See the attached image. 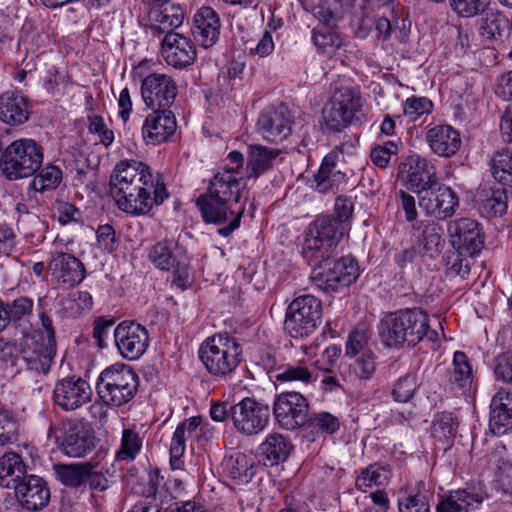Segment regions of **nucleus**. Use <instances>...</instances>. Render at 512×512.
I'll use <instances>...</instances> for the list:
<instances>
[{
  "instance_id": "53",
  "label": "nucleus",
  "mask_w": 512,
  "mask_h": 512,
  "mask_svg": "<svg viewBox=\"0 0 512 512\" xmlns=\"http://www.w3.org/2000/svg\"><path fill=\"white\" fill-rule=\"evenodd\" d=\"M376 370L375 357L372 352H364L349 365L348 376L350 380H368Z\"/></svg>"
},
{
  "instance_id": "1",
  "label": "nucleus",
  "mask_w": 512,
  "mask_h": 512,
  "mask_svg": "<svg viewBox=\"0 0 512 512\" xmlns=\"http://www.w3.org/2000/svg\"><path fill=\"white\" fill-rule=\"evenodd\" d=\"M242 187L238 172L231 168L218 172L210 180L205 193L196 200L203 220L209 224H227L217 230L228 237L239 228L245 206L240 204Z\"/></svg>"
},
{
  "instance_id": "55",
  "label": "nucleus",
  "mask_w": 512,
  "mask_h": 512,
  "mask_svg": "<svg viewBox=\"0 0 512 512\" xmlns=\"http://www.w3.org/2000/svg\"><path fill=\"white\" fill-rule=\"evenodd\" d=\"M334 27H317L312 31V40L315 46L323 53L330 52L341 47L342 40L333 31Z\"/></svg>"
},
{
  "instance_id": "35",
  "label": "nucleus",
  "mask_w": 512,
  "mask_h": 512,
  "mask_svg": "<svg viewBox=\"0 0 512 512\" xmlns=\"http://www.w3.org/2000/svg\"><path fill=\"white\" fill-rule=\"evenodd\" d=\"M475 202L479 212L488 218L502 216L508 208L507 193L503 187L481 189L476 195Z\"/></svg>"
},
{
  "instance_id": "63",
  "label": "nucleus",
  "mask_w": 512,
  "mask_h": 512,
  "mask_svg": "<svg viewBox=\"0 0 512 512\" xmlns=\"http://www.w3.org/2000/svg\"><path fill=\"white\" fill-rule=\"evenodd\" d=\"M17 440V423L3 410H0V445L13 443Z\"/></svg>"
},
{
  "instance_id": "3",
  "label": "nucleus",
  "mask_w": 512,
  "mask_h": 512,
  "mask_svg": "<svg viewBox=\"0 0 512 512\" xmlns=\"http://www.w3.org/2000/svg\"><path fill=\"white\" fill-rule=\"evenodd\" d=\"M43 147L34 139L12 141L0 154V171L9 181L33 176L42 166Z\"/></svg>"
},
{
  "instance_id": "32",
  "label": "nucleus",
  "mask_w": 512,
  "mask_h": 512,
  "mask_svg": "<svg viewBox=\"0 0 512 512\" xmlns=\"http://www.w3.org/2000/svg\"><path fill=\"white\" fill-rule=\"evenodd\" d=\"M338 154L335 152L327 154L313 176L311 187L319 193L334 191L339 185L346 182L345 173L337 169Z\"/></svg>"
},
{
  "instance_id": "54",
  "label": "nucleus",
  "mask_w": 512,
  "mask_h": 512,
  "mask_svg": "<svg viewBox=\"0 0 512 512\" xmlns=\"http://www.w3.org/2000/svg\"><path fill=\"white\" fill-rule=\"evenodd\" d=\"M399 512H429L430 505L426 494L411 490L398 498Z\"/></svg>"
},
{
  "instance_id": "24",
  "label": "nucleus",
  "mask_w": 512,
  "mask_h": 512,
  "mask_svg": "<svg viewBox=\"0 0 512 512\" xmlns=\"http://www.w3.org/2000/svg\"><path fill=\"white\" fill-rule=\"evenodd\" d=\"M256 131L265 141H283L292 132V120L288 110L284 107L265 110L257 120Z\"/></svg>"
},
{
  "instance_id": "26",
  "label": "nucleus",
  "mask_w": 512,
  "mask_h": 512,
  "mask_svg": "<svg viewBox=\"0 0 512 512\" xmlns=\"http://www.w3.org/2000/svg\"><path fill=\"white\" fill-rule=\"evenodd\" d=\"M161 52L168 65L184 68L194 63L196 48L188 37L179 33H169L161 40Z\"/></svg>"
},
{
  "instance_id": "38",
  "label": "nucleus",
  "mask_w": 512,
  "mask_h": 512,
  "mask_svg": "<svg viewBox=\"0 0 512 512\" xmlns=\"http://www.w3.org/2000/svg\"><path fill=\"white\" fill-rule=\"evenodd\" d=\"M200 425L199 417H191L180 423L172 436L170 445V465L172 469H181L182 456L186 450V440L192 436Z\"/></svg>"
},
{
  "instance_id": "31",
  "label": "nucleus",
  "mask_w": 512,
  "mask_h": 512,
  "mask_svg": "<svg viewBox=\"0 0 512 512\" xmlns=\"http://www.w3.org/2000/svg\"><path fill=\"white\" fill-rule=\"evenodd\" d=\"M489 429L501 436L512 429V392L500 390L490 404Z\"/></svg>"
},
{
  "instance_id": "8",
  "label": "nucleus",
  "mask_w": 512,
  "mask_h": 512,
  "mask_svg": "<svg viewBox=\"0 0 512 512\" xmlns=\"http://www.w3.org/2000/svg\"><path fill=\"white\" fill-rule=\"evenodd\" d=\"M322 318V303L313 295L306 294L295 298L287 307L284 330L295 339L312 335Z\"/></svg>"
},
{
  "instance_id": "61",
  "label": "nucleus",
  "mask_w": 512,
  "mask_h": 512,
  "mask_svg": "<svg viewBox=\"0 0 512 512\" xmlns=\"http://www.w3.org/2000/svg\"><path fill=\"white\" fill-rule=\"evenodd\" d=\"M141 448V440L137 433L125 429L122 435L121 450L118 458L121 460H133Z\"/></svg>"
},
{
  "instance_id": "34",
  "label": "nucleus",
  "mask_w": 512,
  "mask_h": 512,
  "mask_svg": "<svg viewBox=\"0 0 512 512\" xmlns=\"http://www.w3.org/2000/svg\"><path fill=\"white\" fill-rule=\"evenodd\" d=\"M280 154L281 150L277 148H271L261 144L249 145L246 163L247 178L257 179L260 175L271 170Z\"/></svg>"
},
{
  "instance_id": "46",
  "label": "nucleus",
  "mask_w": 512,
  "mask_h": 512,
  "mask_svg": "<svg viewBox=\"0 0 512 512\" xmlns=\"http://www.w3.org/2000/svg\"><path fill=\"white\" fill-rule=\"evenodd\" d=\"M474 257L455 248L445 252L443 263L446 275L449 277L459 276L465 278L470 273L471 260Z\"/></svg>"
},
{
  "instance_id": "42",
  "label": "nucleus",
  "mask_w": 512,
  "mask_h": 512,
  "mask_svg": "<svg viewBox=\"0 0 512 512\" xmlns=\"http://www.w3.org/2000/svg\"><path fill=\"white\" fill-rule=\"evenodd\" d=\"M478 20L480 35L489 41L501 39L503 33L510 27L508 18L497 10L485 9Z\"/></svg>"
},
{
  "instance_id": "41",
  "label": "nucleus",
  "mask_w": 512,
  "mask_h": 512,
  "mask_svg": "<svg viewBox=\"0 0 512 512\" xmlns=\"http://www.w3.org/2000/svg\"><path fill=\"white\" fill-rule=\"evenodd\" d=\"M414 229L417 242L423 247L424 254L433 258L440 253L444 241L442 239V229L437 224L420 221Z\"/></svg>"
},
{
  "instance_id": "27",
  "label": "nucleus",
  "mask_w": 512,
  "mask_h": 512,
  "mask_svg": "<svg viewBox=\"0 0 512 512\" xmlns=\"http://www.w3.org/2000/svg\"><path fill=\"white\" fill-rule=\"evenodd\" d=\"M142 126V136L148 144H160L172 136L177 128L176 118L171 110L151 109Z\"/></svg>"
},
{
  "instance_id": "45",
  "label": "nucleus",
  "mask_w": 512,
  "mask_h": 512,
  "mask_svg": "<svg viewBox=\"0 0 512 512\" xmlns=\"http://www.w3.org/2000/svg\"><path fill=\"white\" fill-rule=\"evenodd\" d=\"M33 176L29 187L39 193L55 190L62 181L61 169L51 164L40 168Z\"/></svg>"
},
{
  "instance_id": "37",
  "label": "nucleus",
  "mask_w": 512,
  "mask_h": 512,
  "mask_svg": "<svg viewBox=\"0 0 512 512\" xmlns=\"http://www.w3.org/2000/svg\"><path fill=\"white\" fill-rule=\"evenodd\" d=\"M260 456L265 466H274L286 461L292 450L293 445L286 437L279 433H272L267 436L260 445Z\"/></svg>"
},
{
  "instance_id": "36",
  "label": "nucleus",
  "mask_w": 512,
  "mask_h": 512,
  "mask_svg": "<svg viewBox=\"0 0 512 512\" xmlns=\"http://www.w3.org/2000/svg\"><path fill=\"white\" fill-rule=\"evenodd\" d=\"M484 501L480 493L459 489L440 501L437 505V512H473L479 509Z\"/></svg>"
},
{
  "instance_id": "4",
  "label": "nucleus",
  "mask_w": 512,
  "mask_h": 512,
  "mask_svg": "<svg viewBox=\"0 0 512 512\" xmlns=\"http://www.w3.org/2000/svg\"><path fill=\"white\" fill-rule=\"evenodd\" d=\"M345 233V227L333 216L318 217L310 225L303 257L311 267H322L334 254Z\"/></svg>"
},
{
  "instance_id": "50",
  "label": "nucleus",
  "mask_w": 512,
  "mask_h": 512,
  "mask_svg": "<svg viewBox=\"0 0 512 512\" xmlns=\"http://www.w3.org/2000/svg\"><path fill=\"white\" fill-rule=\"evenodd\" d=\"M491 172L499 183L512 186V150L495 154L491 160Z\"/></svg>"
},
{
  "instance_id": "9",
  "label": "nucleus",
  "mask_w": 512,
  "mask_h": 512,
  "mask_svg": "<svg viewBox=\"0 0 512 512\" xmlns=\"http://www.w3.org/2000/svg\"><path fill=\"white\" fill-rule=\"evenodd\" d=\"M48 437L54 438L61 450L70 457H84L95 448L93 433L76 420L63 421L57 429L50 427Z\"/></svg>"
},
{
  "instance_id": "30",
  "label": "nucleus",
  "mask_w": 512,
  "mask_h": 512,
  "mask_svg": "<svg viewBox=\"0 0 512 512\" xmlns=\"http://www.w3.org/2000/svg\"><path fill=\"white\" fill-rule=\"evenodd\" d=\"M30 116L26 96L19 91H6L0 95V121L16 126L25 123Z\"/></svg>"
},
{
  "instance_id": "43",
  "label": "nucleus",
  "mask_w": 512,
  "mask_h": 512,
  "mask_svg": "<svg viewBox=\"0 0 512 512\" xmlns=\"http://www.w3.org/2000/svg\"><path fill=\"white\" fill-rule=\"evenodd\" d=\"M391 478L389 466L373 463L361 470L355 481L358 490L366 492L373 486H385Z\"/></svg>"
},
{
  "instance_id": "16",
  "label": "nucleus",
  "mask_w": 512,
  "mask_h": 512,
  "mask_svg": "<svg viewBox=\"0 0 512 512\" xmlns=\"http://www.w3.org/2000/svg\"><path fill=\"white\" fill-rule=\"evenodd\" d=\"M120 355L129 361L139 359L149 346L147 329L135 321H122L113 332Z\"/></svg>"
},
{
  "instance_id": "57",
  "label": "nucleus",
  "mask_w": 512,
  "mask_h": 512,
  "mask_svg": "<svg viewBox=\"0 0 512 512\" xmlns=\"http://www.w3.org/2000/svg\"><path fill=\"white\" fill-rule=\"evenodd\" d=\"M370 339L369 330L361 325L357 326L349 335L346 343V354L349 356H356L359 353L371 352L368 348Z\"/></svg>"
},
{
  "instance_id": "18",
  "label": "nucleus",
  "mask_w": 512,
  "mask_h": 512,
  "mask_svg": "<svg viewBox=\"0 0 512 512\" xmlns=\"http://www.w3.org/2000/svg\"><path fill=\"white\" fill-rule=\"evenodd\" d=\"M47 269L52 282L64 289L74 288L86 276L84 264L74 255L66 252L53 253Z\"/></svg>"
},
{
  "instance_id": "6",
  "label": "nucleus",
  "mask_w": 512,
  "mask_h": 512,
  "mask_svg": "<svg viewBox=\"0 0 512 512\" xmlns=\"http://www.w3.org/2000/svg\"><path fill=\"white\" fill-rule=\"evenodd\" d=\"M96 390L104 404L120 407L134 398L138 390V376L130 366L116 363L100 373Z\"/></svg>"
},
{
  "instance_id": "22",
  "label": "nucleus",
  "mask_w": 512,
  "mask_h": 512,
  "mask_svg": "<svg viewBox=\"0 0 512 512\" xmlns=\"http://www.w3.org/2000/svg\"><path fill=\"white\" fill-rule=\"evenodd\" d=\"M92 390L87 381L75 376L58 381L53 400L64 411H74L91 400Z\"/></svg>"
},
{
  "instance_id": "62",
  "label": "nucleus",
  "mask_w": 512,
  "mask_h": 512,
  "mask_svg": "<svg viewBox=\"0 0 512 512\" xmlns=\"http://www.w3.org/2000/svg\"><path fill=\"white\" fill-rule=\"evenodd\" d=\"M398 151L397 143L388 141L384 145L375 146L370 153L372 162L379 168H386Z\"/></svg>"
},
{
  "instance_id": "59",
  "label": "nucleus",
  "mask_w": 512,
  "mask_h": 512,
  "mask_svg": "<svg viewBox=\"0 0 512 512\" xmlns=\"http://www.w3.org/2000/svg\"><path fill=\"white\" fill-rule=\"evenodd\" d=\"M417 388V379L414 374H406L400 377L394 385L392 396L395 401L408 402Z\"/></svg>"
},
{
  "instance_id": "44",
  "label": "nucleus",
  "mask_w": 512,
  "mask_h": 512,
  "mask_svg": "<svg viewBox=\"0 0 512 512\" xmlns=\"http://www.w3.org/2000/svg\"><path fill=\"white\" fill-rule=\"evenodd\" d=\"M450 384L456 385L463 391L470 390L473 382L471 364L464 352L456 351L453 357V370L448 374Z\"/></svg>"
},
{
  "instance_id": "21",
  "label": "nucleus",
  "mask_w": 512,
  "mask_h": 512,
  "mask_svg": "<svg viewBox=\"0 0 512 512\" xmlns=\"http://www.w3.org/2000/svg\"><path fill=\"white\" fill-rule=\"evenodd\" d=\"M154 178L150 168L139 161L124 160L119 162L110 176V192L115 200L127 193L132 187Z\"/></svg>"
},
{
  "instance_id": "40",
  "label": "nucleus",
  "mask_w": 512,
  "mask_h": 512,
  "mask_svg": "<svg viewBox=\"0 0 512 512\" xmlns=\"http://www.w3.org/2000/svg\"><path fill=\"white\" fill-rule=\"evenodd\" d=\"M26 475V466L19 454L8 452L0 457L1 487L14 488Z\"/></svg>"
},
{
  "instance_id": "13",
  "label": "nucleus",
  "mask_w": 512,
  "mask_h": 512,
  "mask_svg": "<svg viewBox=\"0 0 512 512\" xmlns=\"http://www.w3.org/2000/svg\"><path fill=\"white\" fill-rule=\"evenodd\" d=\"M55 354L56 346L46 343L43 333H31L23 338L19 357L27 371L45 376L50 370Z\"/></svg>"
},
{
  "instance_id": "7",
  "label": "nucleus",
  "mask_w": 512,
  "mask_h": 512,
  "mask_svg": "<svg viewBox=\"0 0 512 512\" xmlns=\"http://www.w3.org/2000/svg\"><path fill=\"white\" fill-rule=\"evenodd\" d=\"M365 100L360 92L351 87H340L332 96L330 106L323 111L325 127L340 132L348 126H359L365 115Z\"/></svg>"
},
{
  "instance_id": "11",
  "label": "nucleus",
  "mask_w": 512,
  "mask_h": 512,
  "mask_svg": "<svg viewBox=\"0 0 512 512\" xmlns=\"http://www.w3.org/2000/svg\"><path fill=\"white\" fill-rule=\"evenodd\" d=\"M229 411L234 428L246 436L262 432L270 419L269 406L250 397L230 406Z\"/></svg>"
},
{
  "instance_id": "25",
  "label": "nucleus",
  "mask_w": 512,
  "mask_h": 512,
  "mask_svg": "<svg viewBox=\"0 0 512 512\" xmlns=\"http://www.w3.org/2000/svg\"><path fill=\"white\" fill-rule=\"evenodd\" d=\"M15 485V496L23 508L38 511L49 503L50 490L42 477L27 474Z\"/></svg>"
},
{
  "instance_id": "33",
  "label": "nucleus",
  "mask_w": 512,
  "mask_h": 512,
  "mask_svg": "<svg viewBox=\"0 0 512 512\" xmlns=\"http://www.w3.org/2000/svg\"><path fill=\"white\" fill-rule=\"evenodd\" d=\"M426 140L431 150L441 157H451L461 146L459 132L449 125H438L429 129Z\"/></svg>"
},
{
  "instance_id": "39",
  "label": "nucleus",
  "mask_w": 512,
  "mask_h": 512,
  "mask_svg": "<svg viewBox=\"0 0 512 512\" xmlns=\"http://www.w3.org/2000/svg\"><path fill=\"white\" fill-rule=\"evenodd\" d=\"M490 461L496 466V490L512 497V461L507 457L506 447L497 445L491 453Z\"/></svg>"
},
{
  "instance_id": "28",
  "label": "nucleus",
  "mask_w": 512,
  "mask_h": 512,
  "mask_svg": "<svg viewBox=\"0 0 512 512\" xmlns=\"http://www.w3.org/2000/svg\"><path fill=\"white\" fill-rule=\"evenodd\" d=\"M148 260L155 268L163 271H171L178 267L184 270L186 260L185 250L174 240L163 239L152 245L147 254Z\"/></svg>"
},
{
  "instance_id": "17",
  "label": "nucleus",
  "mask_w": 512,
  "mask_h": 512,
  "mask_svg": "<svg viewBox=\"0 0 512 512\" xmlns=\"http://www.w3.org/2000/svg\"><path fill=\"white\" fill-rule=\"evenodd\" d=\"M448 233L453 248L477 256L484 247L485 236L481 225L471 218H459L448 223Z\"/></svg>"
},
{
  "instance_id": "47",
  "label": "nucleus",
  "mask_w": 512,
  "mask_h": 512,
  "mask_svg": "<svg viewBox=\"0 0 512 512\" xmlns=\"http://www.w3.org/2000/svg\"><path fill=\"white\" fill-rule=\"evenodd\" d=\"M226 469L237 484H246L254 476V462L245 454L230 457L226 462Z\"/></svg>"
},
{
  "instance_id": "5",
  "label": "nucleus",
  "mask_w": 512,
  "mask_h": 512,
  "mask_svg": "<svg viewBox=\"0 0 512 512\" xmlns=\"http://www.w3.org/2000/svg\"><path fill=\"white\" fill-rule=\"evenodd\" d=\"M199 358L209 374L226 377L233 373L242 360V347L227 332L208 337L199 348Z\"/></svg>"
},
{
  "instance_id": "12",
  "label": "nucleus",
  "mask_w": 512,
  "mask_h": 512,
  "mask_svg": "<svg viewBox=\"0 0 512 512\" xmlns=\"http://www.w3.org/2000/svg\"><path fill=\"white\" fill-rule=\"evenodd\" d=\"M311 280L320 290L326 293L338 292L350 286L359 277V266L354 258L345 256L338 259L327 271L313 267Z\"/></svg>"
},
{
  "instance_id": "48",
  "label": "nucleus",
  "mask_w": 512,
  "mask_h": 512,
  "mask_svg": "<svg viewBox=\"0 0 512 512\" xmlns=\"http://www.w3.org/2000/svg\"><path fill=\"white\" fill-rule=\"evenodd\" d=\"M34 301L27 296H19L11 301L6 302V310L9 325L12 323L16 326L26 322L33 314Z\"/></svg>"
},
{
  "instance_id": "15",
  "label": "nucleus",
  "mask_w": 512,
  "mask_h": 512,
  "mask_svg": "<svg viewBox=\"0 0 512 512\" xmlns=\"http://www.w3.org/2000/svg\"><path fill=\"white\" fill-rule=\"evenodd\" d=\"M177 94L178 87L171 76L153 73L142 80L141 95L150 109L171 110Z\"/></svg>"
},
{
  "instance_id": "49",
  "label": "nucleus",
  "mask_w": 512,
  "mask_h": 512,
  "mask_svg": "<svg viewBox=\"0 0 512 512\" xmlns=\"http://www.w3.org/2000/svg\"><path fill=\"white\" fill-rule=\"evenodd\" d=\"M55 471L62 484L69 487H79L85 482V476L90 471V462L56 465Z\"/></svg>"
},
{
  "instance_id": "29",
  "label": "nucleus",
  "mask_w": 512,
  "mask_h": 512,
  "mask_svg": "<svg viewBox=\"0 0 512 512\" xmlns=\"http://www.w3.org/2000/svg\"><path fill=\"white\" fill-rule=\"evenodd\" d=\"M220 28V18L211 7H202L195 14L192 33L203 48H210L218 41Z\"/></svg>"
},
{
  "instance_id": "51",
  "label": "nucleus",
  "mask_w": 512,
  "mask_h": 512,
  "mask_svg": "<svg viewBox=\"0 0 512 512\" xmlns=\"http://www.w3.org/2000/svg\"><path fill=\"white\" fill-rule=\"evenodd\" d=\"M317 374H314L303 361L297 362L295 365H286L279 369L276 379L279 382L299 381L309 384L316 381Z\"/></svg>"
},
{
  "instance_id": "19",
  "label": "nucleus",
  "mask_w": 512,
  "mask_h": 512,
  "mask_svg": "<svg viewBox=\"0 0 512 512\" xmlns=\"http://www.w3.org/2000/svg\"><path fill=\"white\" fill-rule=\"evenodd\" d=\"M418 204L427 215L438 220H446L454 215L459 206V199L450 187L437 182V185L419 195Z\"/></svg>"
},
{
  "instance_id": "20",
  "label": "nucleus",
  "mask_w": 512,
  "mask_h": 512,
  "mask_svg": "<svg viewBox=\"0 0 512 512\" xmlns=\"http://www.w3.org/2000/svg\"><path fill=\"white\" fill-rule=\"evenodd\" d=\"M149 7L148 28L153 35L175 33L184 21L183 9L169 0H143Z\"/></svg>"
},
{
  "instance_id": "52",
  "label": "nucleus",
  "mask_w": 512,
  "mask_h": 512,
  "mask_svg": "<svg viewBox=\"0 0 512 512\" xmlns=\"http://www.w3.org/2000/svg\"><path fill=\"white\" fill-rule=\"evenodd\" d=\"M458 421L450 412H441L433 419V435L438 440H450L457 434Z\"/></svg>"
},
{
  "instance_id": "58",
  "label": "nucleus",
  "mask_w": 512,
  "mask_h": 512,
  "mask_svg": "<svg viewBox=\"0 0 512 512\" xmlns=\"http://www.w3.org/2000/svg\"><path fill=\"white\" fill-rule=\"evenodd\" d=\"M454 12L461 17H474L483 12L490 3V0H449Z\"/></svg>"
},
{
  "instance_id": "56",
  "label": "nucleus",
  "mask_w": 512,
  "mask_h": 512,
  "mask_svg": "<svg viewBox=\"0 0 512 512\" xmlns=\"http://www.w3.org/2000/svg\"><path fill=\"white\" fill-rule=\"evenodd\" d=\"M306 425L324 434H334L340 427L339 419L328 412H317L308 415Z\"/></svg>"
},
{
  "instance_id": "23",
  "label": "nucleus",
  "mask_w": 512,
  "mask_h": 512,
  "mask_svg": "<svg viewBox=\"0 0 512 512\" xmlns=\"http://www.w3.org/2000/svg\"><path fill=\"white\" fill-rule=\"evenodd\" d=\"M399 173H406L404 178L406 188L418 195L432 188L433 185H437L438 182L434 166L417 154L409 156L400 165Z\"/></svg>"
},
{
  "instance_id": "14",
  "label": "nucleus",
  "mask_w": 512,
  "mask_h": 512,
  "mask_svg": "<svg viewBox=\"0 0 512 512\" xmlns=\"http://www.w3.org/2000/svg\"><path fill=\"white\" fill-rule=\"evenodd\" d=\"M309 403L299 392L287 391L276 396L273 413L278 424L287 430H294L306 424Z\"/></svg>"
},
{
  "instance_id": "60",
  "label": "nucleus",
  "mask_w": 512,
  "mask_h": 512,
  "mask_svg": "<svg viewBox=\"0 0 512 512\" xmlns=\"http://www.w3.org/2000/svg\"><path fill=\"white\" fill-rule=\"evenodd\" d=\"M433 104L426 97H410L404 102L403 112L405 116L416 120L424 114H429L432 111Z\"/></svg>"
},
{
  "instance_id": "64",
  "label": "nucleus",
  "mask_w": 512,
  "mask_h": 512,
  "mask_svg": "<svg viewBox=\"0 0 512 512\" xmlns=\"http://www.w3.org/2000/svg\"><path fill=\"white\" fill-rule=\"evenodd\" d=\"M17 242V235L13 228L0 223V255H12L16 251Z\"/></svg>"
},
{
  "instance_id": "2",
  "label": "nucleus",
  "mask_w": 512,
  "mask_h": 512,
  "mask_svg": "<svg viewBox=\"0 0 512 512\" xmlns=\"http://www.w3.org/2000/svg\"><path fill=\"white\" fill-rule=\"evenodd\" d=\"M378 334L388 348H401L405 344L414 347L427 339L438 340V333L431 329L428 315L419 308H406L385 315L379 325Z\"/></svg>"
},
{
  "instance_id": "10",
  "label": "nucleus",
  "mask_w": 512,
  "mask_h": 512,
  "mask_svg": "<svg viewBox=\"0 0 512 512\" xmlns=\"http://www.w3.org/2000/svg\"><path fill=\"white\" fill-rule=\"evenodd\" d=\"M126 192L115 201L120 210L132 215L147 214L154 205L162 204L168 197L164 183L154 178Z\"/></svg>"
}]
</instances>
